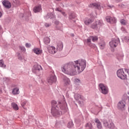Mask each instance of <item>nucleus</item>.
I'll use <instances>...</instances> for the list:
<instances>
[{"mask_svg":"<svg viewBox=\"0 0 129 129\" xmlns=\"http://www.w3.org/2000/svg\"><path fill=\"white\" fill-rule=\"evenodd\" d=\"M32 51L35 53V54H36V55H40L42 54V50L39 48H34L33 49Z\"/></svg>","mask_w":129,"mask_h":129,"instance_id":"16","label":"nucleus"},{"mask_svg":"<svg viewBox=\"0 0 129 129\" xmlns=\"http://www.w3.org/2000/svg\"><path fill=\"white\" fill-rule=\"evenodd\" d=\"M77 81L80 82V80H77Z\"/></svg>","mask_w":129,"mask_h":129,"instance_id":"46","label":"nucleus"},{"mask_svg":"<svg viewBox=\"0 0 129 129\" xmlns=\"http://www.w3.org/2000/svg\"><path fill=\"white\" fill-rule=\"evenodd\" d=\"M97 126L98 128H99V129L102 128V125H101V122H100V123L97 124Z\"/></svg>","mask_w":129,"mask_h":129,"instance_id":"28","label":"nucleus"},{"mask_svg":"<svg viewBox=\"0 0 129 129\" xmlns=\"http://www.w3.org/2000/svg\"><path fill=\"white\" fill-rule=\"evenodd\" d=\"M61 13L62 15H63V16H64V17H66V14H65V12H61Z\"/></svg>","mask_w":129,"mask_h":129,"instance_id":"37","label":"nucleus"},{"mask_svg":"<svg viewBox=\"0 0 129 129\" xmlns=\"http://www.w3.org/2000/svg\"><path fill=\"white\" fill-rule=\"evenodd\" d=\"M55 25H58V24H59V21H55Z\"/></svg>","mask_w":129,"mask_h":129,"instance_id":"39","label":"nucleus"},{"mask_svg":"<svg viewBox=\"0 0 129 129\" xmlns=\"http://www.w3.org/2000/svg\"><path fill=\"white\" fill-rule=\"evenodd\" d=\"M2 89H0V93H2Z\"/></svg>","mask_w":129,"mask_h":129,"instance_id":"44","label":"nucleus"},{"mask_svg":"<svg viewBox=\"0 0 129 129\" xmlns=\"http://www.w3.org/2000/svg\"><path fill=\"white\" fill-rule=\"evenodd\" d=\"M91 40L93 42H97L98 41V37L95 36H90L89 38H88L87 40V43L88 44L91 43Z\"/></svg>","mask_w":129,"mask_h":129,"instance_id":"9","label":"nucleus"},{"mask_svg":"<svg viewBox=\"0 0 129 129\" xmlns=\"http://www.w3.org/2000/svg\"><path fill=\"white\" fill-rule=\"evenodd\" d=\"M50 40L49 37H45L44 39V43L46 45H48V44H50Z\"/></svg>","mask_w":129,"mask_h":129,"instance_id":"21","label":"nucleus"},{"mask_svg":"<svg viewBox=\"0 0 129 129\" xmlns=\"http://www.w3.org/2000/svg\"><path fill=\"white\" fill-rule=\"evenodd\" d=\"M45 27H46V28H48L49 27H50V26H51V24H49V23H45L44 24Z\"/></svg>","mask_w":129,"mask_h":129,"instance_id":"34","label":"nucleus"},{"mask_svg":"<svg viewBox=\"0 0 129 129\" xmlns=\"http://www.w3.org/2000/svg\"><path fill=\"white\" fill-rule=\"evenodd\" d=\"M55 11L56 12H59L60 13H61L62 12V11L60 10V8H56V9H55Z\"/></svg>","mask_w":129,"mask_h":129,"instance_id":"36","label":"nucleus"},{"mask_svg":"<svg viewBox=\"0 0 129 129\" xmlns=\"http://www.w3.org/2000/svg\"><path fill=\"white\" fill-rule=\"evenodd\" d=\"M121 31H122L123 32H124L125 31V29L124 27H122L121 28Z\"/></svg>","mask_w":129,"mask_h":129,"instance_id":"38","label":"nucleus"},{"mask_svg":"<svg viewBox=\"0 0 129 129\" xmlns=\"http://www.w3.org/2000/svg\"><path fill=\"white\" fill-rule=\"evenodd\" d=\"M2 4L6 9H11L12 8V4L8 1L5 0L3 1Z\"/></svg>","mask_w":129,"mask_h":129,"instance_id":"12","label":"nucleus"},{"mask_svg":"<svg viewBox=\"0 0 129 129\" xmlns=\"http://www.w3.org/2000/svg\"><path fill=\"white\" fill-rule=\"evenodd\" d=\"M12 93L14 95H17L20 93V90L18 88H15L12 90Z\"/></svg>","mask_w":129,"mask_h":129,"instance_id":"18","label":"nucleus"},{"mask_svg":"<svg viewBox=\"0 0 129 129\" xmlns=\"http://www.w3.org/2000/svg\"><path fill=\"white\" fill-rule=\"evenodd\" d=\"M75 98L78 101L79 104H83L84 101H85V98L83 97L82 95L78 94L75 95Z\"/></svg>","mask_w":129,"mask_h":129,"instance_id":"4","label":"nucleus"},{"mask_svg":"<svg viewBox=\"0 0 129 129\" xmlns=\"http://www.w3.org/2000/svg\"><path fill=\"white\" fill-rule=\"evenodd\" d=\"M63 83L64 86H69L71 83V82L70 81V79H69V78L64 77L63 79Z\"/></svg>","mask_w":129,"mask_h":129,"instance_id":"13","label":"nucleus"},{"mask_svg":"<svg viewBox=\"0 0 129 129\" xmlns=\"http://www.w3.org/2000/svg\"><path fill=\"white\" fill-rule=\"evenodd\" d=\"M104 125L106 127H108V128L109 129H114L115 128V126L114 125V124L111 121H107L105 120L104 121Z\"/></svg>","mask_w":129,"mask_h":129,"instance_id":"8","label":"nucleus"},{"mask_svg":"<svg viewBox=\"0 0 129 129\" xmlns=\"http://www.w3.org/2000/svg\"><path fill=\"white\" fill-rule=\"evenodd\" d=\"M2 101V100L1 99V98H0V101Z\"/></svg>","mask_w":129,"mask_h":129,"instance_id":"47","label":"nucleus"},{"mask_svg":"<svg viewBox=\"0 0 129 129\" xmlns=\"http://www.w3.org/2000/svg\"><path fill=\"white\" fill-rule=\"evenodd\" d=\"M76 18V14L75 13H73L69 16V19L70 20H72L73 19H75Z\"/></svg>","mask_w":129,"mask_h":129,"instance_id":"24","label":"nucleus"},{"mask_svg":"<svg viewBox=\"0 0 129 129\" xmlns=\"http://www.w3.org/2000/svg\"><path fill=\"white\" fill-rule=\"evenodd\" d=\"M90 7L91 8H97V9H100V5L99 4H96V3H93L92 4H90Z\"/></svg>","mask_w":129,"mask_h":129,"instance_id":"20","label":"nucleus"},{"mask_svg":"<svg viewBox=\"0 0 129 129\" xmlns=\"http://www.w3.org/2000/svg\"><path fill=\"white\" fill-rule=\"evenodd\" d=\"M41 11H42V8H41L40 5L36 6L33 8L34 13H39Z\"/></svg>","mask_w":129,"mask_h":129,"instance_id":"17","label":"nucleus"},{"mask_svg":"<svg viewBox=\"0 0 129 129\" xmlns=\"http://www.w3.org/2000/svg\"><path fill=\"white\" fill-rule=\"evenodd\" d=\"M68 126L69 128H71L72 126H73V122H70L68 123Z\"/></svg>","mask_w":129,"mask_h":129,"instance_id":"30","label":"nucleus"},{"mask_svg":"<svg viewBox=\"0 0 129 129\" xmlns=\"http://www.w3.org/2000/svg\"><path fill=\"white\" fill-rule=\"evenodd\" d=\"M94 121L96 123H97V124L98 123H100V121L98 118L95 119Z\"/></svg>","mask_w":129,"mask_h":129,"instance_id":"31","label":"nucleus"},{"mask_svg":"<svg viewBox=\"0 0 129 129\" xmlns=\"http://www.w3.org/2000/svg\"><path fill=\"white\" fill-rule=\"evenodd\" d=\"M26 101H24L22 103H21V106H22V107H23V108H25L24 106L25 105H26Z\"/></svg>","mask_w":129,"mask_h":129,"instance_id":"33","label":"nucleus"},{"mask_svg":"<svg viewBox=\"0 0 129 129\" xmlns=\"http://www.w3.org/2000/svg\"><path fill=\"white\" fill-rule=\"evenodd\" d=\"M93 22V19L92 18H86L84 21V24L86 25V26H88V25L91 24Z\"/></svg>","mask_w":129,"mask_h":129,"instance_id":"15","label":"nucleus"},{"mask_svg":"<svg viewBox=\"0 0 129 129\" xmlns=\"http://www.w3.org/2000/svg\"><path fill=\"white\" fill-rule=\"evenodd\" d=\"M106 20L108 23H110V24H113V23H115V18L114 17L107 16L106 17Z\"/></svg>","mask_w":129,"mask_h":129,"instance_id":"14","label":"nucleus"},{"mask_svg":"<svg viewBox=\"0 0 129 129\" xmlns=\"http://www.w3.org/2000/svg\"><path fill=\"white\" fill-rule=\"evenodd\" d=\"M25 46H26V48H30L31 47V44L27 43H26Z\"/></svg>","mask_w":129,"mask_h":129,"instance_id":"35","label":"nucleus"},{"mask_svg":"<svg viewBox=\"0 0 129 129\" xmlns=\"http://www.w3.org/2000/svg\"><path fill=\"white\" fill-rule=\"evenodd\" d=\"M86 127H87V128L91 129L92 128V124L91 123L89 122L86 124Z\"/></svg>","mask_w":129,"mask_h":129,"instance_id":"26","label":"nucleus"},{"mask_svg":"<svg viewBox=\"0 0 129 129\" xmlns=\"http://www.w3.org/2000/svg\"><path fill=\"white\" fill-rule=\"evenodd\" d=\"M86 67V61L83 59H79L69 63L66 64L61 68V71L68 74L73 76L79 74L83 72Z\"/></svg>","mask_w":129,"mask_h":129,"instance_id":"1","label":"nucleus"},{"mask_svg":"<svg viewBox=\"0 0 129 129\" xmlns=\"http://www.w3.org/2000/svg\"><path fill=\"white\" fill-rule=\"evenodd\" d=\"M57 49L59 50H62L63 49V43H60L57 45Z\"/></svg>","mask_w":129,"mask_h":129,"instance_id":"27","label":"nucleus"},{"mask_svg":"<svg viewBox=\"0 0 129 129\" xmlns=\"http://www.w3.org/2000/svg\"><path fill=\"white\" fill-rule=\"evenodd\" d=\"M109 8H113V6H108Z\"/></svg>","mask_w":129,"mask_h":129,"instance_id":"42","label":"nucleus"},{"mask_svg":"<svg viewBox=\"0 0 129 129\" xmlns=\"http://www.w3.org/2000/svg\"><path fill=\"white\" fill-rule=\"evenodd\" d=\"M3 16V13H2L1 12H0V18H1V17Z\"/></svg>","mask_w":129,"mask_h":129,"instance_id":"40","label":"nucleus"},{"mask_svg":"<svg viewBox=\"0 0 129 129\" xmlns=\"http://www.w3.org/2000/svg\"><path fill=\"white\" fill-rule=\"evenodd\" d=\"M117 107L119 109H124V107H125V102L123 100L119 101L118 103Z\"/></svg>","mask_w":129,"mask_h":129,"instance_id":"11","label":"nucleus"},{"mask_svg":"<svg viewBox=\"0 0 129 129\" xmlns=\"http://www.w3.org/2000/svg\"><path fill=\"white\" fill-rule=\"evenodd\" d=\"M103 25L102 20H97L91 26L92 29H99Z\"/></svg>","mask_w":129,"mask_h":129,"instance_id":"5","label":"nucleus"},{"mask_svg":"<svg viewBox=\"0 0 129 129\" xmlns=\"http://www.w3.org/2000/svg\"><path fill=\"white\" fill-rule=\"evenodd\" d=\"M120 23L121 24V25H123V26H125L126 25V24H127V22L124 20V19H121L120 21Z\"/></svg>","mask_w":129,"mask_h":129,"instance_id":"23","label":"nucleus"},{"mask_svg":"<svg viewBox=\"0 0 129 129\" xmlns=\"http://www.w3.org/2000/svg\"><path fill=\"white\" fill-rule=\"evenodd\" d=\"M11 106H12L14 110H19V106L16 103L13 102L11 104Z\"/></svg>","mask_w":129,"mask_h":129,"instance_id":"19","label":"nucleus"},{"mask_svg":"<svg viewBox=\"0 0 129 129\" xmlns=\"http://www.w3.org/2000/svg\"><path fill=\"white\" fill-rule=\"evenodd\" d=\"M56 76L54 74H52L48 77L47 82L49 85H52L54 82H56Z\"/></svg>","mask_w":129,"mask_h":129,"instance_id":"3","label":"nucleus"},{"mask_svg":"<svg viewBox=\"0 0 129 129\" xmlns=\"http://www.w3.org/2000/svg\"><path fill=\"white\" fill-rule=\"evenodd\" d=\"M19 48L21 51H26V48L24 46H19Z\"/></svg>","mask_w":129,"mask_h":129,"instance_id":"32","label":"nucleus"},{"mask_svg":"<svg viewBox=\"0 0 129 129\" xmlns=\"http://www.w3.org/2000/svg\"><path fill=\"white\" fill-rule=\"evenodd\" d=\"M99 86L101 93L103 94H107V93H108V88L107 86L103 85V84H100Z\"/></svg>","mask_w":129,"mask_h":129,"instance_id":"6","label":"nucleus"},{"mask_svg":"<svg viewBox=\"0 0 129 129\" xmlns=\"http://www.w3.org/2000/svg\"><path fill=\"white\" fill-rule=\"evenodd\" d=\"M60 108L62 111H59V107H58V104H57V102L56 101H52L51 102V113L53 116H58V115H61L62 113L66 112V107L65 105L61 104V102H59Z\"/></svg>","mask_w":129,"mask_h":129,"instance_id":"2","label":"nucleus"},{"mask_svg":"<svg viewBox=\"0 0 129 129\" xmlns=\"http://www.w3.org/2000/svg\"><path fill=\"white\" fill-rule=\"evenodd\" d=\"M104 47H105V43H103L100 45V49H104Z\"/></svg>","mask_w":129,"mask_h":129,"instance_id":"29","label":"nucleus"},{"mask_svg":"<svg viewBox=\"0 0 129 129\" xmlns=\"http://www.w3.org/2000/svg\"><path fill=\"white\" fill-rule=\"evenodd\" d=\"M0 30H2V26H0Z\"/></svg>","mask_w":129,"mask_h":129,"instance_id":"45","label":"nucleus"},{"mask_svg":"<svg viewBox=\"0 0 129 129\" xmlns=\"http://www.w3.org/2000/svg\"><path fill=\"white\" fill-rule=\"evenodd\" d=\"M0 67H3V68H5L6 67L5 62L3 59L0 60Z\"/></svg>","mask_w":129,"mask_h":129,"instance_id":"25","label":"nucleus"},{"mask_svg":"<svg viewBox=\"0 0 129 129\" xmlns=\"http://www.w3.org/2000/svg\"><path fill=\"white\" fill-rule=\"evenodd\" d=\"M119 42V39L118 38H113L109 42V46L111 48H115Z\"/></svg>","mask_w":129,"mask_h":129,"instance_id":"7","label":"nucleus"},{"mask_svg":"<svg viewBox=\"0 0 129 129\" xmlns=\"http://www.w3.org/2000/svg\"><path fill=\"white\" fill-rule=\"evenodd\" d=\"M122 0H117V2H121Z\"/></svg>","mask_w":129,"mask_h":129,"instance_id":"43","label":"nucleus"},{"mask_svg":"<svg viewBox=\"0 0 129 129\" xmlns=\"http://www.w3.org/2000/svg\"><path fill=\"white\" fill-rule=\"evenodd\" d=\"M34 69H35V70H38V71H39V70H41V69H42V67L40 65L36 64L34 65Z\"/></svg>","mask_w":129,"mask_h":129,"instance_id":"22","label":"nucleus"},{"mask_svg":"<svg viewBox=\"0 0 129 129\" xmlns=\"http://www.w3.org/2000/svg\"><path fill=\"white\" fill-rule=\"evenodd\" d=\"M50 15V16H53V15H52V14L50 13V14H48L47 15V17H49V16Z\"/></svg>","mask_w":129,"mask_h":129,"instance_id":"41","label":"nucleus"},{"mask_svg":"<svg viewBox=\"0 0 129 129\" xmlns=\"http://www.w3.org/2000/svg\"><path fill=\"white\" fill-rule=\"evenodd\" d=\"M48 52L50 53V54H55L57 52V48H56L54 46H47Z\"/></svg>","mask_w":129,"mask_h":129,"instance_id":"10","label":"nucleus"}]
</instances>
